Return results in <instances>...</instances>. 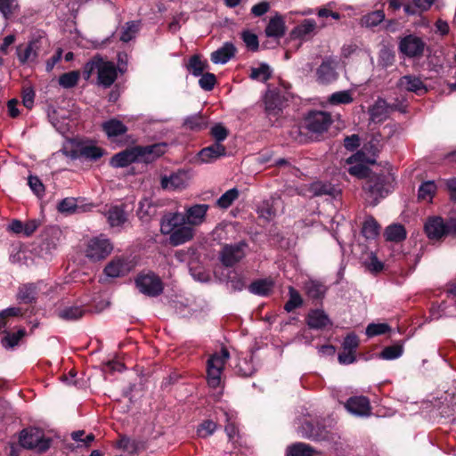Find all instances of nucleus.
Wrapping results in <instances>:
<instances>
[{"label":"nucleus","mask_w":456,"mask_h":456,"mask_svg":"<svg viewBox=\"0 0 456 456\" xmlns=\"http://www.w3.org/2000/svg\"><path fill=\"white\" fill-rule=\"evenodd\" d=\"M313 192L315 196L332 195L336 189L330 183H316L313 184Z\"/></svg>","instance_id":"obj_60"},{"label":"nucleus","mask_w":456,"mask_h":456,"mask_svg":"<svg viewBox=\"0 0 456 456\" xmlns=\"http://www.w3.org/2000/svg\"><path fill=\"white\" fill-rule=\"evenodd\" d=\"M135 284L140 292L149 297L160 295L164 289L162 281L153 273L138 275Z\"/></svg>","instance_id":"obj_5"},{"label":"nucleus","mask_w":456,"mask_h":456,"mask_svg":"<svg viewBox=\"0 0 456 456\" xmlns=\"http://www.w3.org/2000/svg\"><path fill=\"white\" fill-rule=\"evenodd\" d=\"M37 287L34 284H26L20 288L18 299L24 304H30L37 298Z\"/></svg>","instance_id":"obj_41"},{"label":"nucleus","mask_w":456,"mask_h":456,"mask_svg":"<svg viewBox=\"0 0 456 456\" xmlns=\"http://www.w3.org/2000/svg\"><path fill=\"white\" fill-rule=\"evenodd\" d=\"M286 33V25L284 17L276 13L272 17L265 29V34L267 37H273L276 39L281 38Z\"/></svg>","instance_id":"obj_19"},{"label":"nucleus","mask_w":456,"mask_h":456,"mask_svg":"<svg viewBox=\"0 0 456 456\" xmlns=\"http://www.w3.org/2000/svg\"><path fill=\"white\" fill-rule=\"evenodd\" d=\"M390 330V327L387 323H370L366 328V335L368 337H374L385 334Z\"/></svg>","instance_id":"obj_57"},{"label":"nucleus","mask_w":456,"mask_h":456,"mask_svg":"<svg viewBox=\"0 0 456 456\" xmlns=\"http://www.w3.org/2000/svg\"><path fill=\"white\" fill-rule=\"evenodd\" d=\"M353 101L352 93L348 90L333 93L328 99L331 105L349 104Z\"/></svg>","instance_id":"obj_50"},{"label":"nucleus","mask_w":456,"mask_h":456,"mask_svg":"<svg viewBox=\"0 0 456 456\" xmlns=\"http://www.w3.org/2000/svg\"><path fill=\"white\" fill-rule=\"evenodd\" d=\"M348 173L352 175H354L358 178H367L369 179L373 174L370 169L363 164H356L348 168Z\"/></svg>","instance_id":"obj_56"},{"label":"nucleus","mask_w":456,"mask_h":456,"mask_svg":"<svg viewBox=\"0 0 456 456\" xmlns=\"http://www.w3.org/2000/svg\"><path fill=\"white\" fill-rule=\"evenodd\" d=\"M169 242L172 246H179L189 240L194 236V230L191 225L183 224L172 232L168 233Z\"/></svg>","instance_id":"obj_21"},{"label":"nucleus","mask_w":456,"mask_h":456,"mask_svg":"<svg viewBox=\"0 0 456 456\" xmlns=\"http://www.w3.org/2000/svg\"><path fill=\"white\" fill-rule=\"evenodd\" d=\"M187 69L195 77L203 74V71L208 68L206 61H202L199 55H193L190 58L187 64Z\"/></svg>","instance_id":"obj_46"},{"label":"nucleus","mask_w":456,"mask_h":456,"mask_svg":"<svg viewBox=\"0 0 456 456\" xmlns=\"http://www.w3.org/2000/svg\"><path fill=\"white\" fill-rule=\"evenodd\" d=\"M78 152L80 157H84L91 160H97L102 157L104 151L98 146L90 144L80 147Z\"/></svg>","instance_id":"obj_47"},{"label":"nucleus","mask_w":456,"mask_h":456,"mask_svg":"<svg viewBox=\"0 0 456 456\" xmlns=\"http://www.w3.org/2000/svg\"><path fill=\"white\" fill-rule=\"evenodd\" d=\"M161 188L164 190H182L187 186V175L183 171L163 175L160 180Z\"/></svg>","instance_id":"obj_18"},{"label":"nucleus","mask_w":456,"mask_h":456,"mask_svg":"<svg viewBox=\"0 0 456 456\" xmlns=\"http://www.w3.org/2000/svg\"><path fill=\"white\" fill-rule=\"evenodd\" d=\"M304 289L309 298L321 300L327 291V288L322 282L313 280L305 282Z\"/></svg>","instance_id":"obj_27"},{"label":"nucleus","mask_w":456,"mask_h":456,"mask_svg":"<svg viewBox=\"0 0 456 456\" xmlns=\"http://www.w3.org/2000/svg\"><path fill=\"white\" fill-rule=\"evenodd\" d=\"M185 224L184 215L178 212L169 213L161 219L160 232L162 234L167 235Z\"/></svg>","instance_id":"obj_20"},{"label":"nucleus","mask_w":456,"mask_h":456,"mask_svg":"<svg viewBox=\"0 0 456 456\" xmlns=\"http://www.w3.org/2000/svg\"><path fill=\"white\" fill-rule=\"evenodd\" d=\"M211 135L215 138V143H221L229 134L226 127L221 124L215 125L210 130Z\"/></svg>","instance_id":"obj_59"},{"label":"nucleus","mask_w":456,"mask_h":456,"mask_svg":"<svg viewBox=\"0 0 456 456\" xmlns=\"http://www.w3.org/2000/svg\"><path fill=\"white\" fill-rule=\"evenodd\" d=\"M300 432L303 437L308 439L316 441L330 439V432L319 423L314 425L310 421H305L300 427Z\"/></svg>","instance_id":"obj_13"},{"label":"nucleus","mask_w":456,"mask_h":456,"mask_svg":"<svg viewBox=\"0 0 456 456\" xmlns=\"http://www.w3.org/2000/svg\"><path fill=\"white\" fill-rule=\"evenodd\" d=\"M436 191V185L433 181L425 182L419 188L418 197L419 200H431Z\"/></svg>","instance_id":"obj_54"},{"label":"nucleus","mask_w":456,"mask_h":456,"mask_svg":"<svg viewBox=\"0 0 456 456\" xmlns=\"http://www.w3.org/2000/svg\"><path fill=\"white\" fill-rule=\"evenodd\" d=\"M289 298L286 302L284 305V309L286 312L290 313L294 311L296 308L299 307L303 304L302 297L299 292L295 289L293 287H289Z\"/></svg>","instance_id":"obj_49"},{"label":"nucleus","mask_w":456,"mask_h":456,"mask_svg":"<svg viewBox=\"0 0 456 456\" xmlns=\"http://www.w3.org/2000/svg\"><path fill=\"white\" fill-rule=\"evenodd\" d=\"M222 370L216 368L207 366L208 384L212 388H216L221 385Z\"/></svg>","instance_id":"obj_55"},{"label":"nucleus","mask_w":456,"mask_h":456,"mask_svg":"<svg viewBox=\"0 0 456 456\" xmlns=\"http://www.w3.org/2000/svg\"><path fill=\"white\" fill-rule=\"evenodd\" d=\"M403 349L402 345H393L386 346L379 354V358L384 360H394L399 358L403 354Z\"/></svg>","instance_id":"obj_53"},{"label":"nucleus","mask_w":456,"mask_h":456,"mask_svg":"<svg viewBox=\"0 0 456 456\" xmlns=\"http://www.w3.org/2000/svg\"><path fill=\"white\" fill-rule=\"evenodd\" d=\"M385 17V12L382 10H377L363 15L360 20V25L370 28L384 21Z\"/></svg>","instance_id":"obj_35"},{"label":"nucleus","mask_w":456,"mask_h":456,"mask_svg":"<svg viewBox=\"0 0 456 456\" xmlns=\"http://www.w3.org/2000/svg\"><path fill=\"white\" fill-rule=\"evenodd\" d=\"M247 246V243L243 240L234 244L224 245L219 253L221 263L226 267L235 265L244 258Z\"/></svg>","instance_id":"obj_6"},{"label":"nucleus","mask_w":456,"mask_h":456,"mask_svg":"<svg viewBox=\"0 0 456 456\" xmlns=\"http://www.w3.org/2000/svg\"><path fill=\"white\" fill-rule=\"evenodd\" d=\"M305 322L313 330H322L332 325L329 315L322 309L310 310L305 317Z\"/></svg>","instance_id":"obj_15"},{"label":"nucleus","mask_w":456,"mask_h":456,"mask_svg":"<svg viewBox=\"0 0 456 456\" xmlns=\"http://www.w3.org/2000/svg\"><path fill=\"white\" fill-rule=\"evenodd\" d=\"M19 9L17 0H0V12L5 20L10 19Z\"/></svg>","instance_id":"obj_51"},{"label":"nucleus","mask_w":456,"mask_h":456,"mask_svg":"<svg viewBox=\"0 0 456 456\" xmlns=\"http://www.w3.org/2000/svg\"><path fill=\"white\" fill-rule=\"evenodd\" d=\"M390 180L391 177L384 174H373L366 180L362 189L370 206H377L380 199L387 196L391 191Z\"/></svg>","instance_id":"obj_1"},{"label":"nucleus","mask_w":456,"mask_h":456,"mask_svg":"<svg viewBox=\"0 0 456 456\" xmlns=\"http://www.w3.org/2000/svg\"><path fill=\"white\" fill-rule=\"evenodd\" d=\"M19 443L25 449L35 450L42 453L50 448L52 439L45 438L39 428H29L20 431Z\"/></svg>","instance_id":"obj_3"},{"label":"nucleus","mask_w":456,"mask_h":456,"mask_svg":"<svg viewBox=\"0 0 456 456\" xmlns=\"http://www.w3.org/2000/svg\"><path fill=\"white\" fill-rule=\"evenodd\" d=\"M229 357L230 354L228 350L225 347H223L219 354H214L210 356V358L208 360L207 366L216 368L223 371L224 364Z\"/></svg>","instance_id":"obj_40"},{"label":"nucleus","mask_w":456,"mask_h":456,"mask_svg":"<svg viewBox=\"0 0 456 456\" xmlns=\"http://www.w3.org/2000/svg\"><path fill=\"white\" fill-rule=\"evenodd\" d=\"M425 46L424 41L414 35L406 36L399 44L400 51L410 58L423 55Z\"/></svg>","instance_id":"obj_10"},{"label":"nucleus","mask_w":456,"mask_h":456,"mask_svg":"<svg viewBox=\"0 0 456 456\" xmlns=\"http://www.w3.org/2000/svg\"><path fill=\"white\" fill-rule=\"evenodd\" d=\"M241 37L246 45V46L253 51L256 52L258 50L259 43L257 36L254 33H251L250 31H244L241 34Z\"/></svg>","instance_id":"obj_58"},{"label":"nucleus","mask_w":456,"mask_h":456,"mask_svg":"<svg viewBox=\"0 0 456 456\" xmlns=\"http://www.w3.org/2000/svg\"><path fill=\"white\" fill-rule=\"evenodd\" d=\"M108 221L110 226H120L127 220L126 214L123 207L114 206L111 207L108 213Z\"/></svg>","instance_id":"obj_34"},{"label":"nucleus","mask_w":456,"mask_h":456,"mask_svg":"<svg viewBox=\"0 0 456 456\" xmlns=\"http://www.w3.org/2000/svg\"><path fill=\"white\" fill-rule=\"evenodd\" d=\"M436 0H412L413 4H403V10L407 15H419L428 11Z\"/></svg>","instance_id":"obj_32"},{"label":"nucleus","mask_w":456,"mask_h":456,"mask_svg":"<svg viewBox=\"0 0 456 456\" xmlns=\"http://www.w3.org/2000/svg\"><path fill=\"white\" fill-rule=\"evenodd\" d=\"M338 65V60L335 57L329 56L325 57L316 69L317 80L321 84H330L338 78V73L336 67Z\"/></svg>","instance_id":"obj_11"},{"label":"nucleus","mask_w":456,"mask_h":456,"mask_svg":"<svg viewBox=\"0 0 456 456\" xmlns=\"http://www.w3.org/2000/svg\"><path fill=\"white\" fill-rule=\"evenodd\" d=\"M317 23L313 19H305L300 24L297 25L290 31L291 39H305L306 37L315 33Z\"/></svg>","instance_id":"obj_23"},{"label":"nucleus","mask_w":456,"mask_h":456,"mask_svg":"<svg viewBox=\"0 0 456 456\" xmlns=\"http://www.w3.org/2000/svg\"><path fill=\"white\" fill-rule=\"evenodd\" d=\"M102 129L110 138L124 134L127 131V127L116 118L104 122Z\"/></svg>","instance_id":"obj_33"},{"label":"nucleus","mask_w":456,"mask_h":456,"mask_svg":"<svg viewBox=\"0 0 456 456\" xmlns=\"http://www.w3.org/2000/svg\"><path fill=\"white\" fill-rule=\"evenodd\" d=\"M113 250L111 242L102 235L91 239L86 249V256L96 262L106 258Z\"/></svg>","instance_id":"obj_4"},{"label":"nucleus","mask_w":456,"mask_h":456,"mask_svg":"<svg viewBox=\"0 0 456 456\" xmlns=\"http://www.w3.org/2000/svg\"><path fill=\"white\" fill-rule=\"evenodd\" d=\"M387 103L383 99H378L370 110V115L373 121H381L387 117Z\"/></svg>","instance_id":"obj_39"},{"label":"nucleus","mask_w":456,"mask_h":456,"mask_svg":"<svg viewBox=\"0 0 456 456\" xmlns=\"http://www.w3.org/2000/svg\"><path fill=\"white\" fill-rule=\"evenodd\" d=\"M425 232L431 240H441L447 235H456V218L444 221L440 216L428 217L424 225Z\"/></svg>","instance_id":"obj_2"},{"label":"nucleus","mask_w":456,"mask_h":456,"mask_svg":"<svg viewBox=\"0 0 456 456\" xmlns=\"http://www.w3.org/2000/svg\"><path fill=\"white\" fill-rule=\"evenodd\" d=\"M86 311L82 306L72 305L59 311L58 316L65 321H77L82 318Z\"/></svg>","instance_id":"obj_38"},{"label":"nucleus","mask_w":456,"mask_h":456,"mask_svg":"<svg viewBox=\"0 0 456 456\" xmlns=\"http://www.w3.org/2000/svg\"><path fill=\"white\" fill-rule=\"evenodd\" d=\"M240 195L237 188H232L225 191L216 201V206L222 209H226L238 199Z\"/></svg>","instance_id":"obj_43"},{"label":"nucleus","mask_w":456,"mask_h":456,"mask_svg":"<svg viewBox=\"0 0 456 456\" xmlns=\"http://www.w3.org/2000/svg\"><path fill=\"white\" fill-rule=\"evenodd\" d=\"M183 126L191 131H200L207 127V121L205 117L197 113L187 117L183 123Z\"/></svg>","instance_id":"obj_37"},{"label":"nucleus","mask_w":456,"mask_h":456,"mask_svg":"<svg viewBox=\"0 0 456 456\" xmlns=\"http://www.w3.org/2000/svg\"><path fill=\"white\" fill-rule=\"evenodd\" d=\"M380 225L373 216H368L363 222L362 234L367 240H373L379 234Z\"/></svg>","instance_id":"obj_36"},{"label":"nucleus","mask_w":456,"mask_h":456,"mask_svg":"<svg viewBox=\"0 0 456 456\" xmlns=\"http://www.w3.org/2000/svg\"><path fill=\"white\" fill-rule=\"evenodd\" d=\"M166 143H154L146 146H134L137 162L152 163L166 152Z\"/></svg>","instance_id":"obj_9"},{"label":"nucleus","mask_w":456,"mask_h":456,"mask_svg":"<svg viewBox=\"0 0 456 456\" xmlns=\"http://www.w3.org/2000/svg\"><path fill=\"white\" fill-rule=\"evenodd\" d=\"M156 206L149 199H142L139 202L137 216L142 222H149L156 215Z\"/></svg>","instance_id":"obj_30"},{"label":"nucleus","mask_w":456,"mask_h":456,"mask_svg":"<svg viewBox=\"0 0 456 456\" xmlns=\"http://www.w3.org/2000/svg\"><path fill=\"white\" fill-rule=\"evenodd\" d=\"M318 452L305 443H295L286 449V456H316Z\"/></svg>","instance_id":"obj_26"},{"label":"nucleus","mask_w":456,"mask_h":456,"mask_svg":"<svg viewBox=\"0 0 456 456\" xmlns=\"http://www.w3.org/2000/svg\"><path fill=\"white\" fill-rule=\"evenodd\" d=\"M216 428V424L210 420H204L198 428V434L201 437H207L214 433Z\"/></svg>","instance_id":"obj_64"},{"label":"nucleus","mask_w":456,"mask_h":456,"mask_svg":"<svg viewBox=\"0 0 456 456\" xmlns=\"http://www.w3.org/2000/svg\"><path fill=\"white\" fill-rule=\"evenodd\" d=\"M118 73L114 63L101 61L98 70V83L103 87H110L117 79Z\"/></svg>","instance_id":"obj_14"},{"label":"nucleus","mask_w":456,"mask_h":456,"mask_svg":"<svg viewBox=\"0 0 456 456\" xmlns=\"http://www.w3.org/2000/svg\"><path fill=\"white\" fill-rule=\"evenodd\" d=\"M272 77V70L268 64L261 63L258 68H252L250 69L249 77L254 80L266 82Z\"/></svg>","instance_id":"obj_44"},{"label":"nucleus","mask_w":456,"mask_h":456,"mask_svg":"<svg viewBox=\"0 0 456 456\" xmlns=\"http://www.w3.org/2000/svg\"><path fill=\"white\" fill-rule=\"evenodd\" d=\"M208 208L209 206L208 204H196L188 208L184 214L186 224L190 225H200L204 223Z\"/></svg>","instance_id":"obj_17"},{"label":"nucleus","mask_w":456,"mask_h":456,"mask_svg":"<svg viewBox=\"0 0 456 456\" xmlns=\"http://www.w3.org/2000/svg\"><path fill=\"white\" fill-rule=\"evenodd\" d=\"M25 329H20L17 332H5L2 339L3 346L5 348H12L17 346L20 340L25 337Z\"/></svg>","instance_id":"obj_48"},{"label":"nucleus","mask_w":456,"mask_h":456,"mask_svg":"<svg viewBox=\"0 0 456 456\" xmlns=\"http://www.w3.org/2000/svg\"><path fill=\"white\" fill-rule=\"evenodd\" d=\"M128 271V264L121 257H114L104 268V273L110 278L124 276Z\"/></svg>","instance_id":"obj_25"},{"label":"nucleus","mask_w":456,"mask_h":456,"mask_svg":"<svg viewBox=\"0 0 456 456\" xmlns=\"http://www.w3.org/2000/svg\"><path fill=\"white\" fill-rule=\"evenodd\" d=\"M77 208L75 198H65L58 205V210L61 213H73Z\"/></svg>","instance_id":"obj_62"},{"label":"nucleus","mask_w":456,"mask_h":456,"mask_svg":"<svg viewBox=\"0 0 456 456\" xmlns=\"http://www.w3.org/2000/svg\"><path fill=\"white\" fill-rule=\"evenodd\" d=\"M265 105L268 117H278L281 112V102L278 94H267L265 97Z\"/></svg>","instance_id":"obj_29"},{"label":"nucleus","mask_w":456,"mask_h":456,"mask_svg":"<svg viewBox=\"0 0 456 456\" xmlns=\"http://www.w3.org/2000/svg\"><path fill=\"white\" fill-rule=\"evenodd\" d=\"M47 45V39L43 36H37L31 39L28 45L22 50V46L17 47V55L20 63L34 61L40 54L44 46Z\"/></svg>","instance_id":"obj_7"},{"label":"nucleus","mask_w":456,"mask_h":456,"mask_svg":"<svg viewBox=\"0 0 456 456\" xmlns=\"http://www.w3.org/2000/svg\"><path fill=\"white\" fill-rule=\"evenodd\" d=\"M137 162L134 147L126 149L110 159V164L113 167H126L132 163Z\"/></svg>","instance_id":"obj_24"},{"label":"nucleus","mask_w":456,"mask_h":456,"mask_svg":"<svg viewBox=\"0 0 456 456\" xmlns=\"http://www.w3.org/2000/svg\"><path fill=\"white\" fill-rule=\"evenodd\" d=\"M139 26H140L139 21L133 20V21L126 22L125 27L123 28V30H122V33L120 36V40L125 43L132 40L135 37V34L137 33V31L139 29Z\"/></svg>","instance_id":"obj_52"},{"label":"nucleus","mask_w":456,"mask_h":456,"mask_svg":"<svg viewBox=\"0 0 456 456\" xmlns=\"http://www.w3.org/2000/svg\"><path fill=\"white\" fill-rule=\"evenodd\" d=\"M226 155V148L222 143H212L203 148L199 152V158L202 162H213L217 159Z\"/></svg>","instance_id":"obj_22"},{"label":"nucleus","mask_w":456,"mask_h":456,"mask_svg":"<svg viewBox=\"0 0 456 456\" xmlns=\"http://www.w3.org/2000/svg\"><path fill=\"white\" fill-rule=\"evenodd\" d=\"M79 77L80 72L78 70L63 73L59 77V85L66 89L73 88L77 85Z\"/></svg>","instance_id":"obj_45"},{"label":"nucleus","mask_w":456,"mask_h":456,"mask_svg":"<svg viewBox=\"0 0 456 456\" xmlns=\"http://www.w3.org/2000/svg\"><path fill=\"white\" fill-rule=\"evenodd\" d=\"M235 53V47L231 43H225L221 48L211 53V61L216 63H226Z\"/></svg>","instance_id":"obj_28"},{"label":"nucleus","mask_w":456,"mask_h":456,"mask_svg":"<svg viewBox=\"0 0 456 456\" xmlns=\"http://www.w3.org/2000/svg\"><path fill=\"white\" fill-rule=\"evenodd\" d=\"M201 77L199 80V84L200 87L206 91H210L214 88L216 78L213 73H205L200 75Z\"/></svg>","instance_id":"obj_63"},{"label":"nucleus","mask_w":456,"mask_h":456,"mask_svg":"<svg viewBox=\"0 0 456 456\" xmlns=\"http://www.w3.org/2000/svg\"><path fill=\"white\" fill-rule=\"evenodd\" d=\"M396 86L400 91L411 92L417 94H425L427 87L422 80L413 75H405L399 78Z\"/></svg>","instance_id":"obj_12"},{"label":"nucleus","mask_w":456,"mask_h":456,"mask_svg":"<svg viewBox=\"0 0 456 456\" xmlns=\"http://www.w3.org/2000/svg\"><path fill=\"white\" fill-rule=\"evenodd\" d=\"M273 285V282L270 281L257 280L249 285L248 290L255 295L267 296L271 292Z\"/></svg>","instance_id":"obj_42"},{"label":"nucleus","mask_w":456,"mask_h":456,"mask_svg":"<svg viewBox=\"0 0 456 456\" xmlns=\"http://www.w3.org/2000/svg\"><path fill=\"white\" fill-rule=\"evenodd\" d=\"M345 407L348 411L358 416H368L370 413V401L363 395L350 397Z\"/></svg>","instance_id":"obj_16"},{"label":"nucleus","mask_w":456,"mask_h":456,"mask_svg":"<svg viewBox=\"0 0 456 456\" xmlns=\"http://www.w3.org/2000/svg\"><path fill=\"white\" fill-rule=\"evenodd\" d=\"M406 230L402 224H391L385 230L384 236L387 241L401 242L406 238Z\"/></svg>","instance_id":"obj_31"},{"label":"nucleus","mask_w":456,"mask_h":456,"mask_svg":"<svg viewBox=\"0 0 456 456\" xmlns=\"http://www.w3.org/2000/svg\"><path fill=\"white\" fill-rule=\"evenodd\" d=\"M331 117L324 111H312L305 119V128L314 134H322L331 125Z\"/></svg>","instance_id":"obj_8"},{"label":"nucleus","mask_w":456,"mask_h":456,"mask_svg":"<svg viewBox=\"0 0 456 456\" xmlns=\"http://www.w3.org/2000/svg\"><path fill=\"white\" fill-rule=\"evenodd\" d=\"M28 183L32 191L37 196L42 197L45 192V185L41 180L35 175H29L28 178Z\"/></svg>","instance_id":"obj_61"}]
</instances>
